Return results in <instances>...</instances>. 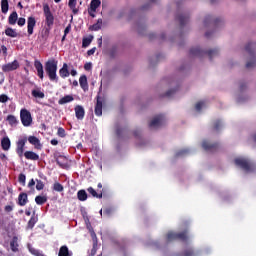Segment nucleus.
<instances>
[{
    "label": "nucleus",
    "instance_id": "16",
    "mask_svg": "<svg viewBox=\"0 0 256 256\" xmlns=\"http://www.w3.org/2000/svg\"><path fill=\"white\" fill-rule=\"evenodd\" d=\"M28 141L30 145H34L35 149L41 150L43 145L41 144V140L37 138V136H29Z\"/></svg>",
    "mask_w": 256,
    "mask_h": 256
},
{
    "label": "nucleus",
    "instance_id": "37",
    "mask_svg": "<svg viewBox=\"0 0 256 256\" xmlns=\"http://www.w3.org/2000/svg\"><path fill=\"white\" fill-rule=\"evenodd\" d=\"M223 127V124L221 123V120H215L212 123V131H220V129Z\"/></svg>",
    "mask_w": 256,
    "mask_h": 256
},
{
    "label": "nucleus",
    "instance_id": "29",
    "mask_svg": "<svg viewBox=\"0 0 256 256\" xmlns=\"http://www.w3.org/2000/svg\"><path fill=\"white\" fill-rule=\"evenodd\" d=\"M71 101H75V98L73 97V95H66L59 99L58 104L65 105L67 103H71Z\"/></svg>",
    "mask_w": 256,
    "mask_h": 256
},
{
    "label": "nucleus",
    "instance_id": "10",
    "mask_svg": "<svg viewBox=\"0 0 256 256\" xmlns=\"http://www.w3.org/2000/svg\"><path fill=\"white\" fill-rule=\"evenodd\" d=\"M27 143V137L19 139L16 143V153L19 157H23L25 153V144Z\"/></svg>",
    "mask_w": 256,
    "mask_h": 256
},
{
    "label": "nucleus",
    "instance_id": "15",
    "mask_svg": "<svg viewBox=\"0 0 256 256\" xmlns=\"http://www.w3.org/2000/svg\"><path fill=\"white\" fill-rule=\"evenodd\" d=\"M34 67L37 71V75L39 79L43 80L45 72L43 71V64L39 60L34 61Z\"/></svg>",
    "mask_w": 256,
    "mask_h": 256
},
{
    "label": "nucleus",
    "instance_id": "7",
    "mask_svg": "<svg viewBox=\"0 0 256 256\" xmlns=\"http://www.w3.org/2000/svg\"><path fill=\"white\" fill-rule=\"evenodd\" d=\"M234 163L237 167H240V169H243V171H246V173H249V171H253V164L249 159L246 158H236L234 160Z\"/></svg>",
    "mask_w": 256,
    "mask_h": 256
},
{
    "label": "nucleus",
    "instance_id": "42",
    "mask_svg": "<svg viewBox=\"0 0 256 256\" xmlns=\"http://www.w3.org/2000/svg\"><path fill=\"white\" fill-rule=\"evenodd\" d=\"M26 181H27V176H25V174H23V173L19 174L18 183H20V185H22V187H25Z\"/></svg>",
    "mask_w": 256,
    "mask_h": 256
},
{
    "label": "nucleus",
    "instance_id": "12",
    "mask_svg": "<svg viewBox=\"0 0 256 256\" xmlns=\"http://www.w3.org/2000/svg\"><path fill=\"white\" fill-rule=\"evenodd\" d=\"M164 121H165V116L163 114H160L154 117V119L149 123V127L150 129L161 127Z\"/></svg>",
    "mask_w": 256,
    "mask_h": 256
},
{
    "label": "nucleus",
    "instance_id": "3",
    "mask_svg": "<svg viewBox=\"0 0 256 256\" xmlns=\"http://www.w3.org/2000/svg\"><path fill=\"white\" fill-rule=\"evenodd\" d=\"M189 55L191 57H203V55H208L210 61L213 60V57H217L219 55V50L211 49L208 51H203L199 47L191 48L189 51Z\"/></svg>",
    "mask_w": 256,
    "mask_h": 256
},
{
    "label": "nucleus",
    "instance_id": "2",
    "mask_svg": "<svg viewBox=\"0 0 256 256\" xmlns=\"http://www.w3.org/2000/svg\"><path fill=\"white\" fill-rule=\"evenodd\" d=\"M57 63V60L51 59L48 60L44 66L50 81H55L56 83L59 81V77H57Z\"/></svg>",
    "mask_w": 256,
    "mask_h": 256
},
{
    "label": "nucleus",
    "instance_id": "14",
    "mask_svg": "<svg viewBox=\"0 0 256 256\" xmlns=\"http://www.w3.org/2000/svg\"><path fill=\"white\" fill-rule=\"evenodd\" d=\"M76 119L83 121L85 119V108L81 105H76L74 108Z\"/></svg>",
    "mask_w": 256,
    "mask_h": 256
},
{
    "label": "nucleus",
    "instance_id": "9",
    "mask_svg": "<svg viewBox=\"0 0 256 256\" xmlns=\"http://www.w3.org/2000/svg\"><path fill=\"white\" fill-rule=\"evenodd\" d=\"M202 148L204 151H207V153H215V151L219 149V143H211L208 140H204L202 142Z\"/></svg>",
    "mask_w": 256,
    "mask_h": 256
},
{
    "label": "nucleus",
    "instance_id": "51",
    "mask_svg": "<svg viewBox=\"0 0 256 256\" xmlns=\"http://www.w3.org/2000/svg\"><path fill=\"white\" fill-rule=\"evenodd\" d=\"M9 101V96L6 94L0 95V103H7Z\"/></svg>",
    "mask_w": 256,
    "mask_h": 256
},
{
    "label": "nucleus",
    "instance_id": "31",
    "mask_svg": "<svg viewBox=\"0 0 256 256\" xmlns=\"http://www.w3.org/2000/svg\"><path fill=\"white\" fill-rule=\"evenodd\" d=\"M19 19V15L17 14V11H14L10 14V16L8 17V23L9 25H15V23H17Z\"/></svg>",
    "mask_w": 256,
    "mask_h": 256
},
{
    "label": "nucleus",
    "instance_id": "26",
    "mask_svg": "<svg viewBox=\"0 0 256 256\" xmlns=\"http://www.w3.org/2000/svg\"><path fill=\"white\" fill-rule=\"evenodd\" d=\"M79 83H80V87H81V89H83V91H87V89H89V84L87 82V76L86 75H81L80 76Z\"/></svg>",
    "mask_w": 256,
    "mask_h": 256
},
{
    "label": "nucleus",
    "instance_id": "54",
    "mask_svg": "<svg viewBox=\"0 0 256 256\" xmlns=\"http://www.w3.org/2000/svg\"><path fill=\"white\" fill-rule=\"evenodd\" d=\"M97 255V244H93V247L91 249V252L89 254V256H95Z\"/></svg>",
    "mask_w": 256,
    "mask_h": 256
},
{
    "label": "nucleus",
    "instance_id": "8",
    "mask_svg": "<svg viewBox=\"0 0 256 256\" xmlns=\"http://www.w3.org/2000/svg\"><path fill=\"white\" fill-rule=\"evenodd\" d=\"M104 101H105V98L103 96L98 95L96 97V105H95L94 113L97 117H101V115H103Z\"/></svg>",
    "mask_w": 256,
    "mask_h": 256
},
{
    "label": "nucleus",
    "instance_id": "5",
    "mask_svg": "<svg viewBox=\"0 0 256 256\" xmlns=\"http://www.w3.org/2000/svg\"><path fill=\"white\" fill-rule=\"evenodd\" d=\"M255 49L256 43L253 42H249L245 46V51H247L248 55L252 57V59L246 63V69H253V67H256Z\"/></svg>",
    "mask_w": 256,
    "mask_h": 256
},
{
    "label": "nucleus",
    "instance_id": "53",
    "mask_svg": "<svg viewBox=\"0 0 256 256\" xmlns=\"http://www.w3.org/2000/svg\"><path fill=\"white\" fill-rule=\"evenodd\" d=\"M0 53H2L3 57H7V46L2 45L0 47Z\"/></svg>",
    "mask_w": 256,
    "mask_h": 256
},
{
    "label": "nucleus",
    "instance_id": "21",
    "mask_svg": "<svg viewBox=\"0 0 256 256\" xmlns=\"http://www.w3.org/2000/svg\"><path fill=\"white\" fill-rule=\"evenodd\" d=\"M10 249L13 253H17V251H19V238L17 236H13L10 241Z\"/></svg>",
    "mask_w": 256,
    "mask_h": 256
},
{
    "label": "nucleus",
    "instance_id": "63",
    "mask_svg": "<svg viewBox=\"0 0 256 256\" xmlns=\"http://www.w3.org/2000/svg\"><path fill=\"white\" fill-rule=\"evenodd\" d=\"M50 143L51 145H54V146L59 145V141L57 139H52Z\"/></svg>",
    "mask_w": 256,
    "mask_h": 256
},
{
    "label": "nucleus",
    "instance_id": "38",
    "mask_svg": "<svg viewBox=\"0 0 256 256\" xmlns=\"http://www.w3.org/2000/svg\"><path fill=\"white\" fill-rule=\"evenodd\" d=\"M182 256H197V252H195V249L193 248H186L182 252Z\"/></svg>",
    "mask_w": 256,
    "mask_h": 256
},
{
    "label": "nucleus",
    "instance_id": "49",
    "mask_svg": "<svg viewBox=\"0 0 256 256\" xmlns=\"http://www.w3.org/2000/svg\"><path fill=\"white\" fill-rule=\"evenodd\" d=\"M175 93H177V89H170L165 93L164 97H171L172 95H175Z\"/></svg>",
    "mask_w": 256,
    "mask_h": 256
},
{
    "label": "nucleus",
    "instance_id": "45",
    "mask_svg": "<svg viewBox=\"0 0 256 256\" xmlns=\"http://www.w3.org/2000/svg\"><path fill=\"white\" fill-rule=\"evenodd\" d=\"M57 135H58V137H61L62 139H64V137H67V133L65 132V128L59 127L58 130H57Z\"/></svg>",
    "mask_w": 256,
    "mask_h": 256
},
{
    "label": "nucleus",
    "instance_id": "60",
    "mask_svg": "<svg viewBox=\"0 0 256 256\" xmlns=\"http://www.w3.org/2000/svg\"><path fill=\"white\" fill-rule=\"evenodd\" d=\"M95 51H97V48L94 47V48L87 51V55H89V56L95 55Z\"/></svg>",
    "mask_w": 256,
    "mask_h": 256
},
{
    "label": "nucleus",
    "instance_id": "28",
    "mask_svg": "<svg viewBox=\"0 0 256 256\" xmlns=\"http://www.w3.org/2000/svg\"><path fill=\"white\" fill-rule=\"evenodd\" d=\"M58 256H73V253L69 251V247H67V245H64L60 247Z\"/></svg>",
    "mask_w": 256,
    "mask_h": 256
},
{
    "label": "nucleus",
    "instance_id": "47",
    "mask_svg": "<svg viewBox=\"0 0 256 256\" xmlns=\"http://www.w3.org/2000/svg\"><path fill=\"white\" fill-rule=\"evenodd\" d=\"M188 153L189 149H182L176 153V157H183L184 155H188Z\"/></svg>",
    "mask_w": 256,
    "mask_h": 256
},
{
    "label": "nucleus",
    "instance_id": "36",
    "mask_svg": "<svg viewBox=\"0 0 256 256\" xmlns=\"http://www.w3.org/2000/svg\"><path fill=\"white\" fill-rule=\"evenodd\" d=\"M87 192L85 190H79L77 192V199L78 201H87Z\"/></svg>",
    "mask_w": 256,
    "mask_h": 256
},
{
    "label": "nucleus",
    "instance_id": "27",
    "mask_svg": "<svg viewBox=\"0 0 256 256\" xmlns=\"http://www.w3.org/2000/svg\"><path fill=\"white\" fill-rule=\"evenodd\" d=\"M37 221H39V217L33 213L30 220L27 223V229H33L35 225L37 224Z\"/></svg>",
    "mask_w": 256,
    "mask_h": 256
},
{
    "label": "nucleus",
    "instance_id": "56",
    "mask_svg": "<svg viewBox=\"0 0 256 256\" xmlns=\"http://www.w3.org/2000/svg\"><path fill=\"white\" fill-rule=\"evenodd\" d=\"M211 19H213L211 15L206 16L204 19V25L205 26L209 25V23H211Z\"/></svg>",
    "mask_w": 256,
    "mask_h": 256
},
{
    "label": "nucleus",
    "instance_id": "25",
    "mask_svg": "<svg viewBox=\"0 0 256 256\" xmlns=\"http://www.w3.org/2000/svg\"><path fill=\"white\" fill-rule=\"evenodd\" d=\"M1 147L3 151H9L11 149V140L7 136L1 139Z\"/></svg>",
    "mask_w": 256,
    "mask_h": 256
},
{
    "label": "nucleus",
    "instance_id": "48",
    "mask_svg": "<svg viewBox=\"0 0 256 256\" xmlns=\"http://www.w3.org/2000/svg\"><path fill=\"white\" fill-rule=\"evenodd\" d=\"M35 183H37V181L32 178V179L28 182V189H31L32 191H35Z\"/></svg>",
    "mask_w": 256,
    "mask_h": 256
},
{
    "label": "nucleus",
    "instance_id": "43",
    "mask_svg": "<svg viewBox=\"0 0 256 256\" xmlns=\"http://www.w3.org/2000/svg\"><path fill=\"white\" fill-rule=\"evenodd\" d=\"M44 189H45V183H43L39 179H36V190L37 191H43Z\"/></svg>",
    "mask_w": 256,
    "mask_h": 256
},
{
    "label": "nucleus",
    "instance_id": "41",
    "mask_svg": "<svg viewBox=\"0 0 256 256\" xmlns=\"http://www.w3.org/2000/svg\"><path fill=\"white\" fill-rule=\"evenodd\" d=\"M1 11L2 13H7V11H9V0L1 1Z\"/></svg>",
    "mask_w": 256,
    "mask_h": 256
},
{
    "label": "nucleus",
    "instance_id": "39",
    "mask_svg": "<svg viewBox=\"0 0 256 256\" xmlns=\"http://www.w3.org/2000/svg\"><path fill=\"white\" fill-rule=\"evenodd\" d=\"M47 201V196H36L35 197V203L36 205H45V202Z\"/></svg>",
    "mask_w": 256,
    "mask_h": 256
},
{
    "label": "nucleus",
    "instance_id": "46",
    "mask_svg": "<svg viewBox=\"0 0 256 256\" xmlns=\"http://www.w3.org/2000/svg\"><path fill=\"white\" fill-rule=\"evenodd\" d=\"M53 189H54V191H57L58 193H61L64 190L63 186L59 182L54 183Z\"/></svg>",
    "mask_w": 256,
    "mask_h": 256
},
{
    "label": "nucleus",
    "instance_id": "20",
    "mask_svg": "<svg viewBox=\"0 0 256 256\" xmlns=\"http://www.w3.org/2000/svg\"><path fill=\"white\" fill-rule=\"evenodd\" d=\"M87 191L92 197H95L96 199H103V190H94L93 187H88Z\"/></svg>",
    "mask_w": 256,
    "mask_h": 256
},
{
    "label": "nucleus",
    "instance_id": "32",
    "mask_svg": "<svg viewBox=\"0 0 256 256\" xmlns=\"http://www.w3.org/2000/svg\"><path fill=\"white\" fill-rule=\"evenodd\" d=\"M5 35L7 37H12V38L19 37V33H17V30H15L11 27H8L5 29Z\"/></svg>",
    "mask_w": 256,
    "mask_h": 256
},
{
    "label": "nucleus",
    "instance_id": "18",
    "mask_svg": "<svg viewBox=\"0 0 256 256\" xmlns=\"http://www.w3.org/2000/svg\"><path fill=\"white\" fill-rule=\"evenodd\" d=\"M176 21L179 22L180 27H185V25L189 23V16L185 14H179L178 16H176Z\"/></svg>",
    "mask_w": 256,
    "mask_h": 256
},
{
    "label": "nucleus",
    "instance_id": "4",
    "mask_svg": "<svg viewBox=\"0 0 256 256\" xmlns=\"http://www.w3.org/2000/svg\"><path fill=\"white\" fill-rule=\"evenodd\" d=\"M167 241H182L187 243L189 241V231L184 230L182 232H168L166 235Z\"/></svg>",
    "mask_w": 256,
    "mask_h": 256
},
{
    "label": "nucleus",
    "instance_id": "55",
    "mask_svg": "<svg viewBox=\"0 0 256 256\" xmlns=\"http://www.w3.org/2000/svg\"><path fill=\"white\" fill-rule=\"evenodd\" d=\"M26 23L25 18L21 17L17 20V25H19V27H23Z\"/></svg>",
    "mask_w": 256,
    "mask_h": 256
},
{
    "label": "nucleus",
    "instance_id": "13",
    "mask_svg": "<svg viewBox=\"0 0 256 256\" xmlns=\"http://www.w3.org/2000/svg\"><path fill=\"white\" fill-rule=\"evenodd\" d=\"M35 25H37V20L35 17L30 16L27 19V33L28 35H33V29H35Z\"/></svg>",
    "mask_w": 256,
    "mask_h": 256
},
{
    "label": "nucleus",
    "instance_id": "19",
    "mask_svg": "<svg viewBox=\"0 0 256 256\" xmlns=\"http://www.w3.org/2000/svg\"><path fill=\"white\" fill-rule=\"evenodd\" d=\"M26 203H29V198L27 193L22 192L18 196V205H20V207H25Z\"/></svg>",
    "mask_w": 256,
    "mask_h": 256
},
{
    "label": "nucleus",
    "instance_id": "64",
    "mask_svg": "<svg viewBox=\"0 0 256 256\" xmlns=\"http://www.w3.org/2000/svg\"><path fill=\"white\" fill-rule=\"evenodd\" d=\"M245 89H247V84L245 83L240 84V91H245Z\"/></svg>",
    "mask_w": 256,
    "mask_h": 256
},
{
    "label": "nucleus",
    "instance_id": "62",
    "mask_svg": "<svg viewBox=\"0 0 256 256\" xmlns=\"http://www.w3.org/2000/svg\"><path fill=\"white\" fill-rule=\"evenodd\" d=\"M97 43H98V47H102V45H103V37L98 38Z\"/></svg>",
    "mask_w": 256,
    "mask_h": 256
},
{
    "label": "nucleus",
    "instance_id": "22",
    "mask_svg": "<svg viewBox=\"0 0 256 256\" xmlns=\"http://www.w3.org/2000/svg\"><path fill=\"white\" fill-rule=\"evenodd\" d=\"M24 157L25 159H28V161H39V154L33 151L24 152Z\"/></svg>",
    "mask_w": 256,
    "mask_h": 256
},
{
    "label": "nucleus",
    "instance_id": "1",
    "mask_svg": "<svg viewBox=\"0 0 256 256\" xmlns=\"http://www.w3.org/2000/svg\"><path fill=\"white\" fill-rule=\"evenodd\" d=\"M43 13H44L45 24L47 28H45V30L42 32V37L44 39H47V37H49L51 28L53 27V25H55V16H53V12H51V8L49 7V4L43 5Z\"/></svg>",
    "mask_w": 256,
    "mask_h": 256
},
{
    "label": "nucleus",
    "instance_id": "61",
    "mask_svg": "<svg viewBox=\"0 0 256 256\" xmlns=\"http://www.w3.org/2000/svg\"><path fill=\"white\" fill-rule=\"evenodd\" d=\"M97 11H92L91 10V8H88V14L90 15V17H92L93 19H94V17H95V13H96Z\"/></svg>",
    "mask_w": 256,
    "mask_h": 256
},
{
    "label": "nucleus",
    "instance_id": "11",
    "mask_svg": "<svg viewBox=\"0 0 256 256\" xmlns=\"http://www.w3.org/2000/svg\"><path fill=\"white\" fill-rule=\"evenodd\" d=\"M19 69V61L14 60L13 62L2 65V71L4 73H9L11 71H17Z\"/></svg>",
    "mask_w": 256,
    "mask_h": 256
},
{
    "label": "nucleus",
    "instance_id": "17",
    "mask_svg": "<svg viewBox=\"0 0 256 256\" xmlns=\"http://www.w3.org/2000/svg\"><path fill=\"white\" fill-rule=\"evenodd\" d=\"M56 163L57 165H59V167H61V169H67V167H69V164L67 162V157L65 156H58L56 158Z\"/></svg>",
    "mask_w": 256,
    "mask_h": 256
},
{
    "label": "nucleus",
    "instance_id": "59",
    "mask_svg": "<svg viewBox=\"0 0 256 256\" xmlns=\"http://www.w3.org/2000/svg\"><path fill=\"white\" fill-rule=\"evenodd\" d=\"M4 211H6V213H11V211H13V206L11 205L5 206Z\"/></svg>",
    "mask_w": 256,
    "mask_h": 256
},
{
    "label": "nucleus",
    "instance_id": "52",
    "mask_svg": "<svg viewBox=\"0 0 256 256\" xmlns=\"http://www.w3.org/2000/svg\"><path fill=\"white\" fill-rule=\"evenodd\" d=\"M203 105H205V102L203 101L197 102L195 105L196 111H201V109H203Z\"/></svg>",
    "mask_w": 256,
    "mask_h": 256
},
{
    "label": "nucleus",
    "instance_id": "35",
    "mask_svg": "<svg viewBox=\"0 0 256 256\" xmlns=\"http://www.w3.org/2000/svg\"><path fill=\"white\" fill-rule=\"evenodd\" d=\"M99 7H101V1L100 0H92L90 2L89 9H91V11H97V9H99Z\"/></svg>",
    "mask_w": 256,
    "mask_h": 256
},
{
    "label": "nucleus",
    "instance_id": "24",
    "mask_svg": "<svg viewBox=\"0 0 256 256\" xmlns=\"http://www.w3.org/2000/svg\"><path fill=\"white\" fill-rule=\"evenodd\" d=\"M6 121L7 123L10 125V127H17V125H19V120L17 119V117L13 114H9L6 117Z\"/></svg>",
    "mask_w": 256,
    "mask_h": 256
},
{
    "label": "nucleus",
    "instance_id": "23",
    "mask_svg": "<svg viewBox=\"0 0 256 256\" xmlns=\"http://www.w3.org/2000/svg\"><path fill=\"white\" fill-rule=\"evenodd\" d=\"M59 75L62 79H67L69 77L70 72H69V65L67 63H64L62 68L59 70Z\"/></svg>",
    "mask_w": 256,
    "mask_h": 256
},
{
    "label": "nucleus",
    "instance_id": "6",
    "mask_svg": "<svg viewBox=\"0 0 256 256\" xmlns=\"http://www.w3.org/2000/svg\"><path fill=\"white\" fill-rule=\"evenodd\" d=\"M20 121L24 127H31V125H33L31 112L26 108L20 110Z\"/></svg>",
    "mask_w": 256,
    "mask_h": 256
},
{
    "label": "nucleus",
    "instance_id": "50",
    "mask_svg": "<svg viewBox=\"0 0 256 256\" xmlns=\"http://www.w3.org/2000/svg\"><path fill=\"white\" fill-rule=\"evenodd\" d=\"M219 25H223V20L221 18H216L214 21H213V26L214 27H219Z\"/></svg>",
    "mask_w": 256,
    "mask_h": 256
},
{
    "label": "nucleus",
    "instance_id": "57",
    "mask_svg": "<svg viewBox=\"0 0 256 256\" xmlns=\"http://www.w3.org/2000/svg\"><path fill=\"white\" fill-rule=\"evenodd\" d=\"M92 67H93V64H91V62H88L84 65L85 71H91Z\"/></svg>",
    "mask_w": 256,
    "mask_h": 256
},
{
    "label": "nucleus",
    "instance_id": "44",
    "mask_svg": "<svg viewBox=\"0 0 256 256\" xmlns=\"http://www.w3.org/2000/svg\"><path fill=\"white\" fill-rule=\"evenodd\" d=\"M112 214H113V208L106 207V208L103 209V215L105 217H111Z\"/></svg>",
    "mask_w": 256,
    "mask_h": 256
},
{
    "label": "nucleus",
    "instance_id": "58",
    "mask_svg": "<svg viewBox=\"0 0 256 256\" xmlns=\"http://www.w3.org/2000/svg\"><path fill=\"white\" fill-rule=\"evenodd\" d=\"M69 33H71V24H68V26L64 30L65 35H69Z\"/></svg>",
    "mask_w": 256,
    "mask_h": 256
},
{
    "label": "nucleus",
    "instance_id": "34",
    "mask_svg": "<svg viewBox=\"0 0 256 256\" xmlns=\"http://www.w3.org/2000/svg\"><path fill=\"white\" fill-rule=\"evenodd\" d=\"M32 97H35V99H45V93L39 89H34L32 90Z\"/></svg>",
    "mask_w": 256,
    "mask_h": 256
},
{
    "label": "nucleus",
    "instance_id": "33",
    "mask_svg": "<svg viewBox=\"0 0 256 256\" xmlns=\"http://www.w3.org/2000/svg\"><path fill=\"white\" fill-rule=\"evenodd\" d=\"M102 25H103V19L100 18L97 20V23H95L89 27V30L90 31H99L101 29Z\"/></svg>",
    "mask_w": 256,
    "mask_h": 256
},
{
    "label": "nucleus",
    "instance_id": "40",
    "mask_svg": "<svg viewBox=\"0 0 256 256\" xmlns=\"http://www.w3.org/2000/svg\"><path fill=\"white\" fill-rule=\"evenodd\" d=\"M93 41V35H90L82 40V47H89Z\"/></svg>",
    "mask_w": 256,
    "mask_h": 256
},
{
    "label": "nucleus",
    "instance_id": "30",
    "mask_svg": "<svg viewBox=\"0 0 256 256\" xmlns=\"http://www.w3.org/2000/svg\"><path fill=\"white\" fill-rule=\"evenodd\" d=\"M68 7L69 9H71L74 15H77V13H79V8H77V0H69Z\"/></svg>",
    "mask_w": 256,
    "mask_h": 256
}]
</instances>
